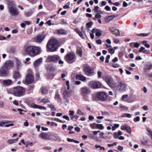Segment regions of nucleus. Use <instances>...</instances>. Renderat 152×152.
Returning a JSON list of instances; mask_svg holds the SVG:
<instances>
[{"label": "nucleus", "mask_w": 152, "mask_h": 152, "mask_svg": "<svg viewBox=\"0 0 152 152\" xmlns=\"http://www.w3.org/2000/svg\"><path fill=\"white\" fill-rule=\"evenodd\" d=\"M77 33L78 34L79 36L82 39L85 38L84 36L83 35L82 33L79 30H78L77 29Z\"/></svg>", "instance_id": "obj_40"}, {"label": "nucleus", "mask_w": 152, "mask_h": 152, "mask_svg": "<svg viewBox=\"0 0 152 152\" xmlns=\"http://www.w3.org/2000/svg\"><path fill=\"white\" fill-rule=\"evenodd\" d=\"M40 47H39L29 45L26 47L25 51L30 56L34 57L40 53Z\"/></svg>", "instance_id": "obj_1"}, {"label": "nucleus", "mask_w": 152, "mask_h": 152, "mask_svg": "<svg viewBox=\"0 0 152 152\" xmlns=\"http://www.w3.org/2000/svg\"><path fill=\"white\" fill-rule=\"evenodd\" d=\"M45 35L43 34H39L37 35L36 38L35 40L39 43H41L45 39Z\"/></svg>", "instance_id": "obj_16"}, {"label": "nucleus", "mask_w": 152, "mask_h": 152, "mask_svg": "<svg viewBox=\"0 0 152 152\" xmlns=\"http://www.w3.org/2000/svg\"><path fill=\"white\" fill-rule=\"evenodd\" d=\"M42 58H40L36 61L34 63V67H38L42 63Z\"/></svg>", "instance_id": "obj_26"}, {"label": "nucleus", "mask_w": 152, "mask_h": 152, "mask_svg": "<svg viewBox=\"0 0 152 152\" xmlns=\"http://www.w3.org/2000/svg\"><path fill=\"white\" fill-rule=\"evenodd\" d=\"M62 117L64 119L67 120L68 121L70 120L69 118L67 115H64Z\"/></svg>", "instance_id": "obj_62"}, {"label": "nucleus", "mask_w": 152, "mask_h": 152, "mask_svg": "<svg viewBox=\"0 0 152 152\" xmlns=\"http://www.w3.org/2000/svg\"><path fill=\"white\" fill-rule=\"evenodd\" d=\"M31 107L34 108H38L40 109H44V110H46L47 109L46 107H45L37 105L34 103H32L31 104Z\"/></svg>", "instance_id": "obj_24"}, {"label": "nucleus", "mask_w": 152, "mask_h": 152, "mask_svg": "<svg viewBox=\"0 0 152 152\" xmlns=\"http://www.w3.org/2000/svg\"><path fill=\"white\" fill-rule=\"evenodd\" d=\"M84 71L86 74L89 76L93 75L94 70L92 69L91 67L87 65H85L83 67Z\"/></svg>", "instance_id": "obj_6"}, {"label": "nucleus", "mask_w": 152, "mask_h": 152, "mask_svg": "<svg viewBox=\"0 0 152 152\" xmlns=\"http://www.w3.org/2000/svg\"><path fill=\"white\" fill-rule=\"evenodd\" d=\"M57 41L55 39H51L48 42L47 47L51 52L56 51L58 49Z\"/></svg>", "instance_id": "obj_3"}, {"label": "nucleus", "mask_w": 152, "mask_h": 152, "mask_svg": "<svg viewBox=\"0 0 152 152\" xmlns=\"http://www.w3.org/2000/svg\"><path fill=\"white\" fill-rule=\"evenodd\" d=\"M59 139V137L58 136L57 134H51L49 133V140H55Z\"/></svg>", "instance_id": "obj_22"}, {"label": "nucleus", "mask_w": 152, "mask_h": 152, "mask_svg": "<svg viewBox=\"0 0 152 152\" xmlns=\"http://www.w3.org/2000/svg\"><path fill=\"white\" fill-rule=\"evenodd\" d=\"M1 83L4 86H8L12 85L13 82L11 80L7 79L3 80Z\"/></svg>", "instance_id": "obj_20"}, {"label": "nucleus", "mask_w": 152, "mask_h": 152, "mask_svg": "<svg viewBox=\"0 0 152 152\" xmlns=\"http://www.w3.org/2000/svg\"><path fill=\"white\" fill-rule=\"evenodd\" d=\"M9 12L12 16L16 17L19 14V12L16 8L13 5H9L8 6Z\"/></svg>", "instance_id": "obj_4"}, {"label": "nucleus", "mask_w": 152, "mask_h": 152, "mask_svg": "<svg viewBox=\"0 0 152 152\" xmlns=\"http://www.w3.org/2000/svg\"><path fill=\"white\" fill-rule=\"evenodd\" d=\"M14 65L13 61L9 60L5 61L4 64V66L7 69L9 70Z\"/></svg>", "instance_id": "obj_13"}, {"label": "nucleus", "mask_w": 152, "mask_h": 152, "mask_svg": "<svg viewBox=\"0 0 152 152\" xmlns=\"http://www.w3.org/2000/svg\"><path fill=\"white\" fill-rule=\"evenodd\" d=\"M131 117V115L129 113H125L121 116V117H127L128 118H130Z\"/></svg>", "instance_id": "obj_42"}, {"label": "nucleus", "mask_w": 152, "mask_h": 152, "mask_svg": "<svg viewBox=\"0 0 152 152\" xmlns=\"http://www.w3.org/2000/svg\"><path fill=\"white\" fill-rule=\"evenodd\" d=\"M142 108L145 110H149V108L147 105L143 106L142 107Z\"/></svg>", "instance_id": "obj_63"}, {"label": "nucleus", "mask_w": 152, "mask_h": 152, "mask_svg": "<svg viewBox=\"0 0 152 152\" xmlns=\"http://www.w3.org/2000/svg\"><path fill=\"white\" fill-rule=\"evenodd\" d=\"M97 96L99 99L103 101L105 100L107 97V94L102 91L98 93L97 94Z\"/></svg>", "instance_id": "obj_11"}, {"label": "nucleus", "mask_w": 152, "mask_h": 152, "mask_svg": "<svg viewBox=\"0 0 152 152\" xmlns=\"http://www.w3.org/2000/svg\"><path fill=\"white\" fill-rule=\"evenodd\" d=\"M118 15L116 14L114 15L107 16L104 18V20L106 22L108 23L110 20H113L115 17H117Z\"/></svg>", "instance_id": "obj_23"}, {"label": "nucleus", "mask_w": 152, "mask_h": 152, "mask_svg": "<svg viewBox=\"0 0 152 152\" xmlns=\"http://www.w3.org/2000/svg\"><path fill=\"white\" fill-rule=\"evenodd\" d=\"M25 81L28 83L30 84L31 83L34 81L33 75L31 74L28 75L26 78Z\"/></svg>", "instance_id": "obj_19"}, {"label": "nucleus", "mask_w": 152, "mask_h": 152, "mask_svg": "<svg viewBox=\"0 0 152 152\" xmlns=\"http://www.w3.org/2000/svg\"><path fill=\"white\" fill-rule=\"evenodd\" d=\"M75 55L72 53H70L66 56V61L69 63H70V61H72L75 58Z\"/></svg>", "instance_id": "obj_21"}, {"label": "nucleus", "mask_w": 152, "mask_h": 152, "mask_svg": "<svg viewBox=\"0 0 152 152\" xmlns=\"http://www.w3.org/2000/svg\"><path fill=\"white\" fill-rule=\"evenodd\" d=\"M10 121L7 120H2L0 121V126L3 127H8L10 126H13L14 124H10Z\"/></svg>", "instance_id": "obj_12"}, {"label": "nucleus", "mask_w": 152, "mask_h": 152, "mask_svg": "<svg viewBox=\"0 0 152 152\" xmlns=\"http://www.w3.org/2000/svg\"><path fill=\"white\" fill-rule=\"evenodd\" d=\"M88 85L93 88L96 89L101 87V84L99 81H91L89 82Z\"/></svg>", "instance_id": "obj_7"}, {"label": "nucleus", "mask_w": 152, "mask_h": 152, "mask_svg": "<svg viewBox=\"0 0 152 152\" xmlns=\"http://www.w3.org/2000/svg\"><path fill=\"white\" fill-rule=\"evenodd\" d=\"M18 110L19 112V113L20 114H24V113L22 112H26V111L25 110H23L21 109H18Z\"/></svg>", "instance_id": "obj_58"}, {"label": "nucleus", "mask_w": 152, "mask_h": 152, "mask_svg": "<svg viewBox=\"0 0 152 152\" xmlns=\"http://www.w3.org/2000/svg\"><path fill=\"white\" fill-rule=\"evenodd\" d=\"M68 75L67 72H66L65 73H62L61 74V78L62 80H65L64 77Z\"/></svg>", "instance_id": "obj_46"}, {"label": "nucleus", "mask_w": 152, "mask_h": 152, "mask_svg": "<svg viewBox=\"0 0 152 152\" xmlns=\"http://www.w3.org/2000/svg\"><path fill=\"white\" fill-rule=\"evenodd\" d=\"M82 49L80 47H77V53L80 57L82 56Z\"/></svg>", "instance_id": "obj_31"}, {"label": "nucleus", "mask_w": 152, "mask_h": 152, "mask_svg": "<svg viewBox=\"0 0 152 152\" xmlns=\"http://www.w3.org/2000/svg\"><path fill=\"white\" fill-rule=\"evenodd\" d=\"M67 140L68 142H73L75 143H76V140H74L72 139H70L68 138H67Z\"/></svg>", "instance_id": "obj_48"}, {"label": "nucleus", "mask_w": 152, "mask_h": 152, "mask_svg": "<svg viewBox=\"0 0 152 152\" xmlns=\"http://www.w3.org/2000/svg\"><path fill=\"white\" fill-rule=\"evenodd\" d=\"M7 2V4L8 5V6L9 5H12L13 2V0H5Z\"/></svg>", "instance_id": "obj_49"}, {"label": "nucleus", "mask_w": 152, "mask_h": 152, "mask_svg": "<svg viewBox=\"0 0 152 152\" xmlns=\"http://www.w3.org/2000/svg\"><path fill=\"white\" fill-rule=\"evenodd\" d=\"M146 130L148 132L147 134L152 139V131L149 128H146Z\"/></svg>", "instance_id": "obj_35"}, {"label": "nucleus", "mask_w": 152, "mask_h": 152, "mask_svg": "<svg viewBox=\"0 0 152 152\" xmlns=\"http://www.w3.org/2000/svg\"><path fill=\"white\" fill-rule=\"evenodd\" d=\"M20 75L18 72H15L14 73L13 77L15 79H19L20 77Z\"/></svg>", "instance_id": "obj_27"}, {"label": "nucleus", "mask_w": 152, "mask_h": 152, "mask_svg": "<svg viewBox=\"0 0 152 152\" xmlns=\"http://www.w3.org/2000/svg\"><path fill=\"white\" fill-rule=\"evenodd\" d=\"M50 102L49 99L48 98H44L40 101V102L46 103Z\"/></svg>", "instance_id": "obj_32"}, {"label": "nucleus", "mask_w": 152, "mask_h": 152, "mask_svg": "<svg viewBox=\"0 0 152 152\" xmlns=\"http://www.w3.org/2000/svg\"><path fill=\"white\" fill-rule=\"evenodd\" d=\"M41 92L43 94H45L48 93V90L45 88H41Z\"/></svg>", "instance_id": "obj_41"}, {"label": "nucleus", "mask_w": 152, "mask_h": 152, "mask_svg": "<svg viewBox=\"0 0 152 152\" xmlns=\"http://www.w3.org/2000/svg\"><path fill=\"white\" fill-rule=\"evenodd\" d=\"M48 106L50 108L51 110L53 111H55L56 110V109L53 105L52 104H49L48 105Z\"/></svg>", "instance_id": "obj_45"}, {"label": "nucleus", "mask_w": 152, "mask_h": 152, "mask_svg": "<svg viewBox=\"0 0 152 152\" xmlns=\"http://www.w3.org/2000/svg\"><path fill=\"white\" fill-rule=\"evenodd\" d=\"M77 113L78 114L81 116H83L84 115V113L79 109H78L77 110Z\"/></svg>", "instance_id": "obj_56"}, {"label": "nucleus", "mask_w": 152, "mask_h": 152, "mask_svg": "<svg viewBox=\"0 0 152 152\" xmlns=\"http://www.w3.org/2000/svg\"><path fill=\"white\" fill-rule=\"evenodd\" d=\"M128 97V95L127 94H126L123 95L122 97V100L123 101H126L125 99L127 98Z\"/></svg>", "instance_id": "obj_52"}, {"label": "nucleus", "mask_w": 152, "mask_h": 152, "mask_svg": "<svg viewBox=\"0 0 152 152\" xmlns=\"http://www.w3.org/2000/svg\"><path fill=\"white\" fill-rule=\"evenodd\" d=\"M80 90L81 93L84 97H86L87 95L90 93L91 92L90 89L86 87L81 88Z\"/></svg>", "instance_id": "obj_10"}, {"label": "nucleus", "mask_w": 152, "mask_h": 152, "mask_svg": "<svg viewBox=\"0 0 152 152\" xmlns=\"http://www.w3.org/2000/svg\"><path fill=\"white\" fill-rule=\"evenodd\" d=\"M102 31L99 29H97L96 32L95 34L96 36L99 37L101 35Z\"/></svg>", "instance_id": "obj_39"}, {"label": "nucleus", "mask_w": 152, "mask_h": 152, "mask_svg": "<svg viewBox=\"0 0 152 152\" xmlns=\"http://www.w3.org/2000/svg\"><path fill=\"white\" fill-rule=\"evenodd\" d=\"M150 34V33H140V34H137V35L138 36L145 37L148 36V35H149Z\"/></svg>", "instance_id": "obj_38"}, {"label": "nucleus", "mask_w": 152, "mask_h": 152, "mask_svg": "<svg viewBox=\"0 0 152 152\" xmlns=\"http://www.w3.org/2000/svg\"><path fill=\"white\" fill-rule=\"evenodd\" d=\"M104 133L103 132H101L99 134V137L102 139H105V137L104 136Z\"/></svg>", "instance_id": "obj_51"}, {"label": "nucleus", "mask_w": 152, "mask_h": 152, "mask_svg": "<svg viewBox=\"0 0 152 152\" xmlns=\"http://www.w3.org/2000/svg\"><path fill=\"white\" fill-rule=\"evenodd\" d=\"M126 85L122 82L118 83L117 85H116V88L120 92L124 91L126 88Z\"/></svg>", "instance_id": "obj_9"}, {"label": "nucleus", "mask_w": 152, "mask_h": 152, "mask_svg": "<svg viewBox=\"0 0 152 152\" xmlns=\"http://www.w3.org/2000/svg\"><path fill=\"white\" fill-rule=\"evenodd\" d=\"M121 129L122 130H126L129 133H131V132L130 127L126 125L122 126Z\"/></svg>", "instance_id": "obj_25"}, {"label": "nucleus", "mask_w": 152, "mask_h": 152, "mask_svg": "<svg viewBox=\"0 0 152 152\" xmlns=\"http://www.w3.org/2000/svg\"><path fill=\"white\" fill-rule=\"evenodd\" d=\"M16 64L17 68L18 69H19L21 67L22 64L21 62L19 60H16Z\"/></svg>", "instance_id": "obj_33"}, {"label": "nucleus", "mask_w": 152, "mask_h": 152, "mask_svg": "<svg viewBox=\"0 0 152 152\" xmlns=\"http://www.w3.org/2000/svg\"><path fill=\"white\" fill-rule=\"evenodd\" d=\"M93 24V23L92 22L90 21L88 23H87L86 24V25L87 27L88 28H89Z\"/></svg>", "instance_id": "obj_50"}, {"label": "nucleus", "mask_w": 152, "mask_h": 152, "mask_svg": "<svg viewBox=\"0 0 152 152\" xmlns=\"http://www.w3.org/2000/svg\"><path fill=\"white\" fill-rule=\"evenodd\" d=\"M48 58L51 61L56 62L59 59L60 57L57 55L50 56H48Z\"/></svg>", "instance_id": "obj_17"}, {"label": "nucleus", "mask_w": 152, "mask_h": 152, "mask_svg": "<svg viewBox=\"0 0 152 152\" xmlns=\"http://www.w3.org/2000/svg\"><path fill=\"white\" fill-rule=\"evenodd\" d=\"M34 12V9H29L28 11L25 13V15L27 17H28L30 16Z\"/></svg>", "instance_id": "obj_28"}, {"label": "nucleus", "mask_w": 152, "mask_h": 152, "mask_svg": "<svg viewBox=\"0 0 152 152\" xmlns=\"http://www.w3.org/2000/svg\"><path fill=\"white\" fill-rule=\"evenodd\" d=\"M7 142L10 144H12L15 142V140H13V139L9 140L7 141Z\"/></svg>", "instance_id": "obj_53"}, {"label": "nucleus", "mask_w": 152, "mask_h": 152, "mask_svg": "<svg viewBox=\"0 0 152 152\" xmlns=\"http://www.w3.org/2000/svg\"><path fill=\"white\" fill-rule=\"evenodd\" d=\"M76 79V75L75 73L72 74L71 75V81L72 82H74L75 83H76V81H75Z\"/></svg>", "instance_id": "obj_34"}, {"label": "nucleus", "mask_w": 152, "mask_h": 152, "mask_svg": "<svg viewBox=\"0 0 152 152\" xmlns=\"http://www.w3.org/2000/svg\"><path fill=\"white\" fill-rule=\"evenodd\" d=\"M96 126L97 129H98L101 130L103 129L104 128L103 125L102 124H96Z\"/></svg>", "instance_id": "obj_37"}, {"label": "nucleus", "mask_w": 152, "mask_h": 152, "mask_svg": "<svg viewBox=\"0 0 152 152\" xmlns=\"http://www.w3.org/2000/svg\"><path fill=\"white\" fill-rule=\"evenodd\" d=\"M109 31L113 34L116 36H119L120 32L118 29H115L114 28L110 27L109 28Z\"/></svg>", "instance_id": "obj_18"}, {"label": "nucleus", "mask_w": 152, "mask_h": 152, "mask_svg": "<svg viewBox=\"0 0 152 152\" xmlns=\"http://www.w3.org/2000/svg\"><path fill=\"white\" fill-rule=\"evenodd\" d=\"M56 32L58 34H66V31L63 29L57 30L56 31Z\"/></svg>", "instance_id": "obj_29"}, {"label": "nucleus", "mask_w": 152, "mask_h": 152, "mask_svg": "<svg viewBox=\"0 0 152 152\" xmlns=\"http://www.w3.org/2000/svg\"><path fill=\"white\" fill-rule=\"evenodd\" d=\"M61 92L65 98L69 97L71 94L69 88H68L65 86L62 88Z\"/></svg>", "instance_id": "obj_8"}, {"label": "nucleus", "mask_w": 152, "mask_h": 152, "mask_svg": "<svg viewBox=\"0 0 152 152\" xmlns=\"http://www.w3.org/2000/svg\"><path fill=\"white\" fill-rule=\"evenodd\" d=\"M55 98L58 99H59L60 98V95L59 94L58 92H56L55 94Z\"/></svg>", "instance_id": "obj_55"}, {"label": "nucleus", "mask_w": 152, "mask_h": 152, "mask_svg": "<svg viewBox=\"0 0 152 152\" xmlns=\"http://www.w3.org/2000/svg\"><path fill=\"white\" fill-rule=\"evenodd\" d=\"M96 123L91 124H90V126L92 129H95L96 127Z\"/></svg>", "instance_id": "obj_44"}, {"label": "nucleus", "mask_w": 152, "mask_h": 152, "mask_svg": "<svg viewBox=\"0 0 152 152\" xmlns=\"http://www.w3.org/2000/svg\"><path fill=\"white\" fill-rule=\"evenodd\" d=\"M105 80L107 84L111 88H114L116 86V83L112 77L107 76L105 77Z\"/></svg>", "instance_id": "obj_5"}, {"label": "nucleus", "mask_w": 152, "mask_h": 152, "mask_svg": "<svg viewBox=\"0 0 152 152\" xmlns=\"http://www.w3.org/2000/svg\"><path fill=\"white\" fill-rule=\"evenodd\" d=\"M152 14V10L147 11L146 12V14L148 15H150Z\"/></svg>", "instance_id": "obj_64"}, {"label": "nucleus", "mask_w": 152, "mask_h": 152, "mask_svg": "<svg viewBox=\"0 0 152 152\" xmlns=\"http://www.w3.org/2000/svg\"><path fill=\"white\" fill-rule=\"evenodd\" d=\"M106 4L107 3L106 1H102L101 4H99L100 7H102V6L106 5Z\"/></svg>", "instance_id": "obj_54"}, {"label": "nucleus", "mask_w": 152, "mask_h": 152, "mask_svg": "<svg viewBox=\"0 0 152 152\" xmlns=\"http://www.w3.org/2000/svg\"><path fill=\"white\" fill-rule=\"evenodd\" d=\"M70 4V3L69 2L67 3L65 5H64L63 7V8L64 9H68L69 8V5Z\"/></svg>", "instance_id": "obj_47"}, {"label": "nucleus", "mask_w": 152, "mask_h": 152, "mask_svg": "<svg viewBox=\"0 0 152 152\" xmlns=\"http://www.w3.org/2000/svg\"><path fill=\"white\" fill-rule=\"evenodd\" d=\"M77 79H78L82 81H84L86 79V78L82 75H77Z\"/></svg>", "instance_id": "obj_30"}, {"label": "nucleus", "mask_w": 152, "mask_h": 152, "mask_svg": "<svg viewBox=\"0 0 152 152\" xmlns=\"http://www.w3.org/2000/svg\"><path fill=\"white\" fill-rule=\"evenodd\" d=\"M101 114L103 115L106 116H110V114L107 111H102L101 112Z\"/></svg>", "instance_id": "obj_43"}, {"label": "nucleus", "mask_w": 152, "mask_h": 152, "mask_svg": "<svg viewBox=\"0 0 152 152\" xmlns=\"http://www.w3.org/2000/svg\"><path fill=\"white\" fill-rule=\"evenodd\" d=\"M110 55H107L105 59V62L106 63H108L109 62V59H110Z\"/></svg>", "instance_id": "obj_57"}, {"label": "nucleus", "mask_w": 152, "mask_h": 152, "mask_svg": "<svg viewBox=\"0 0 152 152\" xmlns=\"http://www.w3.org/2000/svg\"><path fill=\"white\" fill-rule=\"evenodd\" d=\"M109 52L111 54H113L114 53L115 50L113 49H110L108 50Z\"/></svg>", "instance_id": "obj_61"}, {"label": "nucleus", "mask_w": 152, "mask_h": 152, "mask_svg": "<svg viewBox=\"0 0 152 152\" xmlns=\"http://www.w3.org/2000/svg\"><path fill=\"white\" fill-rule=\"evenodd\" d=\"M98 78H100L101 77L102 75V73L100 71H98L97 72Z\"/></svg>", "instance_id": "obj_60"}, {"label": "nucleus", "mask_w": 152, "mask_h": 152, "mask_svg": "<svg viewBox=\"0 0 152 152\" xmlns=\"http://www.w3.org/2000/svg\"><path fill=\"white\" fill-rule=\"evenodd\" d=\"M7 69L4 66L1 67L0 69V74L1 76H7L9 74V72Z\"/></svg>", "instance_id": "obj_15"}, {"label": "nucleus", "mask_w": 152, "mask_h": 152, "mask_svg": "<svg viewBox=\"0 0 152 152\" xmlns=\"http://www.w3.org/2000/svg\"><path fill=\"white\" fill-rule=\"evenodd\" d=\"M12 90V93L15 96L18 97L23 96L25 91L24 88L20 86L14 87Z\"/></svg>", "instance_id": "obj_2"}, {"label": "nucleus", "mask_w": 152, "mask_h": 152, "mask_svg": "<svg viewBox=\"0 0 152 152\" xmlns=\"http://www.w3.org/2000/svg\"><path fill=\"white\" fill-rule=\"evenodd\" d=\"M152 67V64L149 63H148L146 64L145 66V69L147 70H149L151 69Z\"/></svg>", "instance_id": "obj_36"}, {"label": "nucleus", "mask_w": 152, "mask_h": 152, "mask_svg": "<svg viewBox=\"0 0 152 152\" xmlns=\"http://www.w3.org/2000/svg\"><path fill=\"white\" fill-rule=\"evenodd\" d=\"M140 118L139 116H137L136 118H134V122H136L137 121H140Z\"/></svg>", "instance_id": "obj_59"}, {"label": "nucleus", "mask_w": 152, "mask_h": 152, "mask_svg": "<svg viewBox=\"0 0 152 152\" xmlns=\"http://www.w3.org/2000/svg\"><path fill=\"white\" fill-rule=\"evenodd\" d=\"M39 137L45 140H49V133L42 132L39 135Z\"/></svg>", "instance_id": "obj_14"}]
</instances>
